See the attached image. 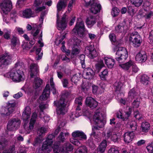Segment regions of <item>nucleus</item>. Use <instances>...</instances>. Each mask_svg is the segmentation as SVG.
<instances>
[{"mask_svg": "<svg viewBox=\"0 0 153 153\" xmlns=\"http://www.w3.org/2000/svg\"><path fill=\"white\" fill-rule=\"evenodd\" d=\"M41 51V48H38L36 50V53L38 55V56L36 58V60H39L42 57L43 53L42 52L40 53Z\"/></svg>", "mask_w": 153, "mask_h": 153, "instance_id": "52", "label": "nucleus"}, {"mask_svg": "<svg viewBox=\"0 0 153 153\" xmlns=\"http://www.w3.org/2000/svg\"><path fill=\"white\" fill-rule=\"evenodd\" d=\"M50 83L51 90L52 91L53 94H56V90L54 88V84L52 78H51L50 79Z\"/></svg>", "mask_w": 153, "mask_h": 153, "instance_id": "55", "label": "nucleus"}, {"mask_svg": "<svg viewBox=\"0 0 153 153\" xmlns=\"http://www.w3.org/2000/svg\"><path fill=\"white\" fill-rule=\"evenodd\" d=\"M146 149L149 153H153V142L148 145L146 147Z\"/></svg>", "mask_w": 153, "mask_h": 153, "instance_id": "63", "label": "nucleus"}, {"mask_svg": "<svg viewBox=\"0 0 153 153\" xmlns=\"http://www.w3.org/2000/svg\"><path fill=\"white\" fill-rule=\"evenodd\" d=\"M12 7V4L10 0H1L0 8L2 15L7 14L10 11Z\"/></svg>", "mask_w": 153, "mask_h": 153, "instance_id": "10", "label": "nucleus"}, {"mask_svg": "<svg viewBox=\"0 0 153 153\" xmlns=\"http://www.w3.org/2000/svg\"><path fill=\"white\" fill-rule=\"evenodd\" d=\"M68 1V0H59L58 2L56 5L57 16L58 17L60 15L59 12L64 10L66 7Z\"/></svg>", "mask_w": 153, "mask_h": 153, "instance_id": "19", "label": "nucleus"}, {"mask_svg": "<svg viewBox=\"0 0 153 153\" xmlns=\"http://www.w3.org/2000/svg\"><path fill=\"white\" fill-rule=\"evenodd\" d=\"M33 60L30 59L29 62L31 64L30 67L31 72L30 75L31 78L36 76L39 72V67L37 65L33 64Z\"/></svg>", "mask_w": 153, "mask_h": 153, "instance_id": "17", "label": "nucleus"}, {"mask_svg": "<svg viewBox=\"0 0 153 153\" xmlns=\"http://www.w3.org/2000/svg\"><path fill=\"white\" fill-rule=\"evenodd\" d=\"M94 74V72L92 69L88 68L84 71L83 76L85 79H91L93 78Z\"/></svg>", "mask_w": 153, "mask_h": 153, "instance_id": "22", "label": "nucleus"}, {"mask_svg": "<svg viewBox=\"0 0 153 153\" xmlns=\"http://www.w3.org/2000/svg\"><path fill=\"white\" fill-rule=\"evenodd\" d=\"M147 59V56L145 53L142 52L137 53L135 56V59L138 62H145Z\"/></svg>", "mask_w": 153, "mask_h": 153, "instance_id": "23", "label": "nucleus"}, {"mask_svg": "<svg viewBox=\"0 0 153 153\" xmlns=\"http://www.w3.org/2000/svg\"><path fill=\"white\" fill-rule=\"evenodd\" d=\"M85 102L86 105L92 109L95 108L98 105L97 102L91 97H87Z\"/></svg>", "mask_w": 153, "mask_h": 153, "instance_id": "21", "label": "nucleus"}, {"mask_svg": "<svg viewBox=\"0 0 153 153\" xmlns=\"http://www.w3.org/2000/svg\"><path fill=\"white\" fill-rule=\"evenodd\" d=\"M129 40L130 42L132 43L133 46L135 47L140 46L142 41L140 36L137 32L132 33L130 35Z\"/></svg>", "mask_w": 153, "mask_h": 153, "instance_id": "11", "label": "nucleus"}, {"mask_svg": "<svg viewBox=\"0 0 153 153\" xmlns=\"http://www.w3.org/2000/svg\"><path fill=\"white\" fill-rule=\"evenodd\" d=\"M21 124L20 120L17 118L10 119L8 122L7 128L9 131H14L17 129Z\"/></svg>", "mask_w": 153, "mask_h": 153, "instance_id": "12", "label": "nucleus"}, {"mask_svg": "<svg viewBox=\"0 0 153 153\" xmlns=\"http://www.w3.org/2000/svg\"><path fill=\"white\" fill-rule=\"evenodd\" d=\"M96 22V19L94 16H90L87 18L86 23L88 25L93 26Z\"/></svg>", "mask_w": 153, "mask_h": 153, "instance_id": "30", "label": "nucleus"}, {"mask_svg": "<svg viewBox=\"0 0 153 153\" xmlns=\"http://www.w3.org/2000/svg\"><path fill=\"white\" fill-rule=\"evenodd\" d=\"M120 136L119 134L118 133L117 134H114L113 133L111 137V139L114 142H116L120 141Z\"/></svg>", "mask_w": 153, "mask_h": 153, "instance_id": "49", "label": "nucleus"}, {"mask_svg": "<svg viewBox=\"0 0 153 153\" xmlns=\"http://www.w3.org/2000/svg\"><path fill=\"white\" fill-rule=\"evenodd\" d=\"M31 110L30 107L28 106H26L23 112L22 118L23 121L25 122L27 121L30 118L31 114Z\"/></svg>", "mask_w": 153, "mask_h": 153, "instance_id": "27", "label": "nucleus"}, {"mask_svg": "<svg viewBox=\"0 0 153 153\" xmlns=\"http://www.w3.org/2000/svg\"><path fill=\"white\" fill-rule=\"evenodd\" d=\"M108 75V72L107 69H105L101 72L99 74L100 79L102 80H106V77Z\"/></svg>", "mask_w": 153, "mask_h": 153, "instance_id": "39", "label": "nucleus"}, {"mask_svg": "<svg viewBox=\"0 0 153 153\" xmlns=\"http://www.w3.org/2000/svg\"><path fill=\"white\" fill-rule=\"evenodd\" d=\"M81 76L80 74L79 73L76 74L74 75L71 78L72 82L76 83L79 79Z\"/></svg>", "mask_w": 153, "mask_h": 153, "instance_id": "50", "label": "nucleus"}, {"mask_svg": "<svg viewBox=\"0 0 153 153\" xmlns=\"http://www.w3.org/2000/svg\"><path fill=\"white\" fill-rule=\"evenodd\" d=\"M85 30V26L82 19L78 18L75 25L73 29V32L81 37L84 36Z\"/></svg>", "mask_w": 153, "mask_h": 153, "instance_id": "5", "label": "nucleus"}, {"mask_svg": "<svg viewBox=\"0 0 153 153\" xmlns=\"http://www.w3.org/2000/svg\"><path fill=\"white\" fill-rule=\"evenodd\" d=\"M131 72L132 74H133L134 73L137 72L139 70L138 68L136 65L133 62V65H132Z\"/></svg>", "mask_w": 153, "mask_h": 153, "instance_id": "58", "label": "nucleus"}, {"mask_svg": "<svg viewBox=\"0 0 153 153\" xmlns=\"http://www.w3.org/2000/svg\"><path fill=\"white\" fill-rule=\"evenodd\" d=\"M65 102V100L62 98L59 101L54 102V105L57 107L56 111L57 114L63 115L66 113L67 109Z\"/></svg>", "mask_w": 153, "mask_h": 153, "instance_id": "8", "label": "nucleus"}, {"mask_svg": "<svg viewBox=\"0 0 153 153\" xmlns=\"http://www.w3.org/2000/svg\"><path fill=\"white\" fill-rule=\"evenodd\" d=\"M12 80L17 82L24 81L25 76L23 72L20 69L16 70L13 68L7 73Z\"/></svg>", "mask_w": 153, "mask_h": 153, "instance_id": "2", "label": "nucleus"}, {"mask_svg": "<svg viewBox=\"0 0 153 153\" xmlns=\"http://www.w3.org/2000/svg\"><path fill=\"white\" fill-rule=\"evenodd\" d=\"M133 65V61L129 60L128 62L123 64H120L119 66L125 71L128 70Z\"/></svg>", "mask_w": 153, "mask_h": 153, "instance_id": "35", "label": "nucleus"}, {"mask_svg": "<svg viewBox=\"0 0 153 153\" xmlns=\"http://www.w3.org/2000/svg\"><path fill=\"white\" fill-rule=\"evenodd\" d=\"M37 116V114L36 112H34L33 113L29 127V128L30 130L32 129L33 128Z\"/></svg>", "mask_w": 153, "mask_h": 153, "instance_id": "32", "label": "nucleus"}, {"mask_svg": "<svg viewBox=\"0 0 153 153\" xmlns=\"http://www.w3.org/2000/svg\"><path fill=\"white\" fill-rule=\"evenodd\" d=\"M54 137L53 134L49 135L43 143L42 148L38 150L37 153H49L52 150L51 144Z\"/></svg>", "mask_w": 153, "mask_h": 153, "instance_id": "3", "label": "nucleus"}, {"mask_svg": "<svg viewBox=\"0 0 153 153\" xmlns=\"http://www.w3.org/2000/svg\"><path fill=\"white\" fill-rule=\"evenodd\" d=\"M104 64L103 61L101 60L96 65V69L97 71H98V72H99L102 68L104 67Z\"/></svg>", "mask_w": 153, "mask_h": 153, "instance_id": "48", "label": "nucleus"}, {"mask_svg": "<svg viewBox=\"0 0 153 153\" xmlns=\"http://www.w3.org/2000/svg\"><path fill=\"white\" fill-rule=\"evenodd\" d=\"M132 4L136 7L140 6L143 2V0H131Z\"/></svg>", "mask_w": 153, "mask_h": 153, "instance_id": "45", "label": "nucleus"}, {"mask_svg": "<svg viewBox=\"0 0 153 153\" xmlns=\"http://www.w3.org/2000/svg\"><path fill=\"white\" fill-rule=\"evenodd\" d=\"M107 146V142L105 140L102 141L99 145L97 150L98 153H103Z\"/></svg>", "mask_w": 153, "mask_h": 153, "instance_id": "33", "label": "nucleus"}, {"mask_svg": "<svg viewBox=\"0 0 153 153\" xmlns=\"http://www.w3.org/2000/svg\"><path fill=\"white\" fill-rule=\"evenodd\" d=\"M11 43L12 46L15 47L19 44V40L17 37L13 36L11 40Z\"/></svg>", "mask_w": 153, "mask_h": 153, "instance_id": "47", "label": "nucleus"}, {"mask_svg": "<svg viewBox=\"0 0 153 153\" xmlns=\"http://www.w3.org/2000/svg\"><path fill=\"white\" fill-rule=\"evenodd\" d=\"M39 116L41 118L43 117V120L45 122H48L50 119V117L46 114L45 115L44 114L43 115H41L40 114Z\"/></svg>", "mask_w": 153, "mask_h": 153, "instance_id": "62", "label": "nucleus"}, {"mask_svg": "<svg viewBox=\"0 0 153 153\" xmlns=\"http://www.w3.org/2000/svg\"><path fill=\"white\" fill-rule=\"evenodd\" d=\"M128 126H129L132 131L135 130L137 128L136 123L134 121H129L128 123Z\"/></svg>", "mask_w": 153, "mask_h": 153, "instance_id": "41", "label": "nucleus"}, {"mask_svg": "<svg viewBox=\"0 0 153 153\" xmlns=\"http://www.w3.org/2000/svg\"><path fill=\"white\" fill-rule=\"evenodd\" d=\"M103 118L102 114L100 112L95 113L92 119L94 123L97 126H93L92 127V132L90 134L91 136H93L95 138L100 139V133H97V131L103 127L104 125V121L103 120Z\"/></svg>", "mask_w": 153, "mask_h": 153, "instance_id": "1", "label": "nucleus"}, {"mask_svg": "<svg viewBox=\"0 0 153 153\" xmlns=\"http://www.w3.org/2000/svg\"><path fill=\"white\" fill-rule=\"evenodd\" d=\"M82 98L81 97H79L75 99V102L76 104L82 106Z\"/></svg>", "mask_w": 153, "mask_h": 153, "instance_id": "64", "label": "nucleus"}, {"mask_svg": "<svg viewBox=\"0 0 153 153\" xmlns=\"http://www.w3.org/2000/svg\"><path fill=\"white\" fill-rule=\"evenodd\" d=\"M43 140V139L42 138L41 139L39 137H37L35 139L34 142L33 143V145L34 146H37L41 143Z\"/></svg>", "mask_w": 153, "mask_h": 153, "instance_id": "60", "label": "nucleus"}, {"mask_svg": "<svg viewBox=\"0 0 153 153\" xmlns=\"http://www.w3.org/2000/svg\"><path fill=\"white\" fill-rule=\"evenodd\" d=\"M85 30V26L82 19L78 18L75 25L73 29V32L81 37L84 36Z\"/></svg>", "mask_w": 153, "mask_h": 153, "instance_id": "4", "label": "nucleus"}, {"mask_svg": "<svg viewBox=\"0 0 153 153\" xmlns=\"http://www.w3.org/2000/svg\"><path fill=\"white\" fill-rule=\"evenodd\" d=\"M33 77L34 78V80L33 87L34 88L36 89L40 87L42 82V80L37 76Z\"/></svg>", "mask_w": 153, "mask_h": 153, "instance_id": "31", "label": "nucleus"}, {"mask_svg": "<svg viewBox=\"0 0 153 153\" xmlns=\"http://www.w3.org/2000/svg\"><path fill=\"white\" fill-rule=\"evenodd\" d=\"M59 16H57V28L59 30L62 31L66 28L67 25V22L65 19L66 15L64 14L61 18H59Z\"/></svg>", "mask_w": 153, "mask_h": 153, "instance_id": "14", "label": "nucleus"}, {"mask_svg": "<svg viewBox=\"0 0 153 153\" xmlns=\"http://www.w3.org/2000/svg\"><path fill=\"white\" fill-rule=\"evenodd\" d=\"M105 64L109 68H112L115 64V61L114 59L111 57H105L104 58Z\"/></svg>", "mask_w": 153, "mask_h": 153, "instance_id": "29", "label": "nucleus"}, {"mask_svg": "<svg viewBox=\"0 0 153 153\" xmlns=\"http://www.w3.org/2000/svg\"><path fill=\"white\" fill-rule=\"evenodd\" d=\"M48 129V127H42L39 128L38 131L37 133L39 136L43 135L46 132Z\"/></svg>", "mask_w": 153, "mask_h": 153, "instance_id": "42", "label": "nucleus"}, {"mask_svg": "<svg viewBox=\"0 0 153 153\" xmlns=\"http://www.w3.org/2000/svg\"><path fill=\"white\" fill-rule=\"evenodd\" d=\"M127 29V26L125 22L118 25L115 28V31L117 33H125Z\"/></svg>", "mask_w": 153, "mask_h": 153, "instance_id": "25", "label": "nucleus"}, {"mask_svg": "<svg viewBox=\"0 0 153 153\" xmlns=\"http://www.w3.org/2000/svg\"><path fill=\"white\" fill-rule=\"evenodd\" d=\"M120 10L117 7H114L112 9L111 14L114 17H115L118 15L119 13Z\"/></svg>", "mask_w": 153, "mask_h": 153, "instance_id": "56", "label": "nucleus"}, {"mask_svg": "<svg viewBox=\"0 0 153 153\" xmlns=\"http://www.w3.org/2000/svg\"><path fill=\"white\" fill-rule=\"evenodd\" d=\"M137 95L135 89L134 88L131 89L128 93V96L131 98H133Z\"/></svg>", "mask_w": 153, "mask_h": 153, "instance_id": "59", "label": "nucleus"}, {"mask_svg": "<svg viewBox=\"0 0 153 153\" xmlns=\"http://www.w3.org/2000/svg\"><path fill=\"white\" fill-rule=\"evenodd\" d=\"M33 13L30 9H26L22 12V16L24 18H28L33 17Z\"/></svg>", "mask_w": 153, "mask_h": 153, "instance_id": "34", "label": "nucleus"}, {"mask_svg": "<svg viewBox=\"0 0 153 153\" xmlns=\"http://www.w3.org/2000/svg\"><path fill=\"white\" fill-rule=\"evenodd\" d=\"M71 142L76 146H79L81 144V143L79 140L74 138H71L70 139Z\"/></svg>", "mask_w": 153, "mask_h": 153, "instance_id": "54", "label": "nucleus"}, {"mask_svg": "<svg viewBox=\"0 0 153 153\" xmlns=\"http://www.w3.org/2000/svg\"><path fill=\"white\" fill-rule=\"evenodd\" d=\"M4 37L6 39H10L11 30L7 29H4Z\"/></svg>", "mask_w": 153, "mask_h": 153, "instance_id": "44", "label": "nucleus"}, {"mask_svg": "<svg viewBox=\"0 0 153 153\" xmlns=\"http://www.w3.org/2000/svg\"><path fill=\"white\" fill-rule=\"evenodd\" d=\"M54 153H59L60 152L66 153L71 151L73 149L72 146L68 142H66L62 146H59L56 143H55L52 147Z\"/></svg>", "mask_w": 153, "mask_h": 153, "instance_id": "6", "label": "nucleus"}, {"mask_svg": "<svg viewBox=\"0 0 153 153\" xmlns=\"http://www.w3.org/2000/svg\"><path fill=\"white\" fill-rule=\"evenodd\" d=\"M92 91L94 94H101L103 92V91H101V89L98 88V86L96 85H93L92 86Z\"/></svg>", "mask_w": 153, "mask_h": 153, "instance_id": "51", "label": "nucleus"}, {"mask_svg": "<svg viewBox=\"0 0 153 153\" xmlns=\"http://www.w3.org/2000/svg\"><path fill=\"white\" fill-rule=\"evenodd\" d=\"M87 149L86 146H83L79 147L74 153H87Z\"/></svg>", "mask_w": 153, "mask_h": 153, "instance_id": "46", "label": "nucleus"}, {"mask_svg": "<svg viewBox=\"0 0 153 153\" xmlns=\"http://www.w3.org/2000/svg\"><path fill=\"white\" fill-rule=\"evenodd\" d=\"M85 54L91 59H93L97 55L94 47L92 45H90L87 47L85 50Z\"/></svg>", "mask_w": 153, "mask_h": 153, "instance_id": "15", "label": "nucleus"}, {"mask_svg": "<svg viewBox=\"0 0 153 153\" xmlns=\"http://www.w3.org/2000/svg\"><path fill=\"white\" fill-rule=\"evenodd\" d=\"M69 134L68 132L63 133L61 132L58 137V139L63 142L69 136Z\"/></svg>", "mask_w": 153, "mask_h": 153, "instance_id": "37", "label": "nucleus"}, {"mask_svg": "<svg viewBox=\"0 0 153 153\" xmlns=\"http://www.w3.org/2000/svg\"><path fill=\"white\" fill-rule=\"evenodd\" d=\"M123 85L122 83L119 81L116 82L114 84V88L115 91L120 92Z\"/></svg>", "mask_w": 153, "mask_h": 153, "instance_id": "40", "label": "nucleus"}, {"mask_svg": "<svg viewBox=\"0 0 153 153\" xmlns=\"http://www.w3.org/2000/svg\"><path fill=\"white\" fill-rule=\"evenodd\" d=\"M86 5L89 6L91 12L96 14L100 11L101 6L97 0H90L88 3H86Z\"/></svg>", "mask_w": 153, "mask_h": 153, "instance_id": "9", "label": "nucleus"}, {"mask_svg": "<svg viewBox=\"0 0 153 153\" xmlns=\"http://www.w3.org/2000/svg\"><path fill=\"white\" fill-rule=\"evenodd\" d=\"M149 78L146 75L143 74L142 75L140 78V82L141 83L145 85L149 84Z\"/></svg>", "mask_w": 153, "mask_h": 153, "instance_id": "36", "label": "nucleus"}, {"mask_svg": "<svg viewBox=\"0 0 153 153\" xmlns=\"http://www.w3.org/2000/svg\"><path fill=\"white\" fill-rule=\"evenodd\" d=\"M71 42H72V44L73 45L78 46L79 45L81 42V41L80 40L75 37L72 39Z\"/></svg>", "mask_w": 153, "mask_h": 153, "instance_id": "61", "label": "nucleus"}, {"mask_svg": "<svg viewBox=\"0 0 153 153\" xmlns=\"http://www.w3.org/2000/svg\"><path fill=\"white\" fill-rule=\"evenodd\" d=\"M72 136L74 137H80L81 139H79L80 140H86L87 139L86 135L82 131H74L72 133Z\"/></svg>", "mask_w": 153, "mask_h": 153, "instance_id": "26", "label": "nucleus"}, {"mask_svg": "<svg viewBox=\"0 0 153 153\" xmlns=\"http://www.w3.org/2000/svg\"><path fill=\"white\" fill-rule=\"evenodd\" d=\"M15 104L14 102H8L6 107H2L0 112L2 115L8 116L11 114L14 111Z\"/></svg>", "mask_w": 153, "mask_h": 153, "instance_id": "13", "label": "nucleus"}, {"mask_svg": "<svg viewBox=\"0 0 153 153\" xmlns=\"http://www.w3.org/2000/svg\"><path fill=\"white\" fill-rule=\"evenodd\" d=\"M8 142L7 140L2 139L0 140V150L4 149L7 145Z\"/></svg>", "mask_w": 153, "mask_h": 153, "instance_id": "43", "label": "nucleus"}, {"mask_svg": "<svg viewBox=\"0 0 153 153\" xmlns=\"http://www.w3.org/2000/svg\"><path fill=\"white\" fill-rule=\"evenodd\" d=\"M150 125L149 123L147 122H143L141 124V128L143 131L147 132L149 129Z\"/></svg>", "mask_w": 153, "mask_h": 153, "instance_id": "38", "label": "nucleus"}, {"mask_svg": "<svg viewBox=\"0 0 153 153\" xmlns=\"http://www.w3.org/2000/svg\"><path fill=\"white\" fill-rule=\"evenodd\" d=\"M50 88L49 84H47L41 96L40 97L41 100H46L49 96Z\"/></svg>", "mask_w": 153, "mask_h": 153, "instance_id": "24", "label": "nucleus"}, {"mask_svg": "<svg viewBox=\"0 0 153 153\" xmlns=\"http://www.w3.org/2000/svg\"><path fill=\"white\" fill-rule=\"evenodd\" d=\"M44 2H43V0H35L34 2V5L37 7L35 10L36 12L40 11L42 10L45 9V8L44 6L39 7L42 4L44 5Z\"/></svg>", "mask_w": 153, "mask_h": 153, "instance_id": "28", "label": "nucleus"}, {"mask_svg": "<svg viewBox=\"0 0 153 153\" xmlns=\"http://www.w3.org/2000/svg\"><path fill=\"white\" fill-rule=\"evenodd\" d=\"M65 38V35H64L60 38H57L55 41V43L56 45H58L60 44H61L62 41H65L63 40Z\"/></svg>", "mask_w": 153, "mask_h": 153, "instance_id": "53", "label": "nucleus"}, {"mask_svg": "<svg viewBox=\"0 0 153 153\" xmlns=\"http://www.w3.org/2000/svg\"><path fill=\"white\" fill-rule=\"evenodd\" d=\"M134 136V134L133 131H128L125 133L123 135L124 142L126 143H131Z\"/></svg>", "mask_w": 153, "mask_h": 153, "instance_id": "20", "label": "nucleus"}, {"mask_svg": "<svg viewBox=\"0 0 153 153\" xmlns=\"http://www.w3.org/2000/svg\"><path fill=\"white\" fill-rule=\"evenodd\" d=\"M140 98H137L134 100L132 103V106L133 107L135 108L138 107L140 104Z\"/></svg>", "mask_w": 153, "mask_h": 153, "instance_id": "57", "label": "nucleus"}, {"mask_svg": "<svg viewBox=\"0 0 153 153\" xmlns=\"http://www.w3.org/2000/svg\"><path fill=\"white\" fill-rule=\"evenodd\" d=\"M131 109L129 108V110L125 111H119L117 114V118L125 121L128 120L131 116Z\"/></svg>", "mask_w": 153, "mask_h": 153, "instance_id": "16", "label": "nucleus"}, {"mask_svg": "<svg viewBox=\"0 0 153 153\" xmlns=\"http://www.w3.org/2000/svg\"><path fill=\"white\" fill-rule=\"evenodd\" d=\"M11 56L7 53H5L0 56V65H8L11 62Z\"/></svg>", "mask_w": 153, "mask_h": 153, "instance_id": "18", "label": "nucleus"}, {"mask_svg": "<svg viewBox=\"0 0 153 153\" xmlns=\"http://www.w3.org/2000/svg\"><path fill=\"white\" fill-rule=\"evenodd\" d=\"M128 54L126 50L124 48L120 47L115 54V59L120 63L124 62L128 57Z\"/></svg>", "mask_w": 153, "mask_h": 153, "instance_id": "7", "label": "nucleus"}]
</instances>
